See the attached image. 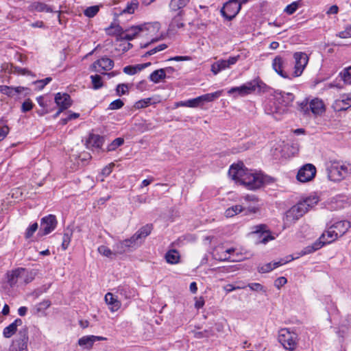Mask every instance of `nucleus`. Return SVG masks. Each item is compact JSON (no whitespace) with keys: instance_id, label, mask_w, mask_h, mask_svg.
I'll return each mask as SVG.
<instances>
[{"instance_id":"1","label":"nucleus","mask_w":351,"mask_h":351,"mask_svg":"<svg viewBox=\"0 0 351 351\" xmlns=\"http://www.w3.org/2000/svg\"><path fill=\"white\" fill-rule=\"evenodd\" d=\"M228 175L232 180L240 182L250 190L259 189L263 184L262 176L244 168L243 162L232 165Z\"/></svg>"},{"instance_id":"2","label":"nucleus","mask_w":351,"mask_h":351,"mask_svg":"<svg viewBox=\"0 0 351 351\" xmlns=\"http://www.w3.org/2000/svg\"><path fill=\"white\" fill-rule=\"evenodd\" d=\"M319 202L318 197L309 196L300 200L295 205L288 210L283 218L284 224L289 226L295 223L302 217L308 210L314 207Z\"/></svg>"},{"instance_id":"3","label":"nucleus","mask_w":351,"mask_h":351,"mask_svg":"<svg viewBox=\"0 0 351 351\" xmlns=\"http://www.w3.org/2000/svg\"><path fill=\"white\" fill-rule=\"evenodd\" d=\"M276 101L266 104L265 110L268 114H282L287 111V108L292 105L295 96L291 93L277 90L274 92Z\"/></svg>"},{"instance_id":"4","label":"nucleus","mask_w":351,"mask_h":351,"mask_svg":"<svg viewBox=\"0 0 351 351\" xmlns=\"http://www.w3.org/2000/svg\"><path fill=\"white\" fill-rule=\"evenodd\" d=\"M327 173L330 180L339 182L351 174V167L343 162L332 160L327 167Z\"/></svg>"},{"instance_id":"5","label":"nucleus","mask_w":351,"mask_h":351,"mask_svg":"<svg viewBox=\"0 0 351 351\" xmlns=\"http://www.w3.org/2000/svg\"><path fill=\"white\" fill-rule=\"evenodd\" d=\"M145 25H146L132 26L130 29H126L125 32H123L120 25H114L112 23L108 28H106V31L108 35L119 34L121 36V38L127 40H132L139 32L144 29Z\"/></svg>"},{"instance_id":"6","label":"nucleus","mask_w":351,"mask_h":351,"mask_svg":"<svg viewBox=\"0 0 351 351\" xmlns=\"http://www.w3.org/2000/svg\"><path fill=\"white\" fill-rule=\"evenodd\" d=\"M265 84L258 80H252L240 86L232 87L228 90L229 95H235V96H245L258 89L261 91Z\"/></svg>"},{"instance_id":"7","label":"nucleus","mask_w":351,"mask_h":351,"mask_svg":"<svg viewBox=\"0 0 351 351\" xmlns=\"http://www.w3.org/2000/svg\"><path fill=\"white\" fill-rule=\"evenodd\" d=\"M278 341L286 350L293 351L298 345V335L289 328H282L278 332Z\"/></svg>"},{"instance_id":"8","label":"nucleus","mask_w":351,"mask_h":351,"mask_svg":"<svg viewBox=\"0 0 351 351\" xmlns=\"http://www.w3.org/2000/svg\"><path fill=\"white\" fill-rule=\"evenodd\" d=\"M152 230V224H146L141 227L135 234H134L130 239L123 240L128 250L132 248H135L141 244L143 240L150 234Z\"/></svg>"},{"instance_id":"9","label":"nucleus","mask_w":351,"mask_h":351,"mask_svg":"<svg viewBox=\"0 0 351 351\" xmlns=\"http://www.w3.org/2000/svg\"><path fill=\"white\" fill-rule=\"evenodd\" d=\"M28 328L24 326L19 330L17 337L12 341L10 351H28Z\"/></svg>"},{"instance_id":"10","label":"nucleus","mask_w":351,"mask_h":351,"mask_svg":"<svg viewBox=\"0 0 351 351\" xmlns=\"http://www.w3.org/2000/svg\"><path fill=\"white\" fill-rule=\"evenodd\" d=\"M57 223L56 217L53 215H49L43 217L40 220L38 234L44 236L51 233L55 230Z\"/></svg>"},{"instance_id":"11","label":"nucleus","mask_w":351,"mask_h":351,"mask_svg":"<svg viewBox=\"0 0 351 351\" xmlns=\"http://www.w3.org/2000/svg\"><path fill=\"white\" fill-rule=\"evenodd\" d=\"M241 8V5L237 1L230 0L224 4L221 13L226 19L231 21L239 13Z\"/></svg>"},{"instance_id":"12","label":"nucleus","mask_w":351,"mask_h":351,"mask_svg":"<svg viewBox=\"0 0 351 351\" xmlns=\"http://www.w3.org/2000/svg\"><path fill=\"white\" fill-rule=\"evenodd\" d=\"M295 60L293 77H299L308 64V58L304 52H295L293 54Z\"/></svg>"},{"instance_id":"13","label":"nucleus","mask_w":351,"mask_h":351,"mask_svg":"<svg viewBox=\"0 0 351 351\" xmlns=\"http://www.w3.org/2000/svg\"><path fill=\"white\" fill-rule=\"evenodd\" d=\"M239 59L240 56L238 55L236 56H231L228 60H219L211 65V71L215 75H217L221 71L230 68V66L235 64Z\"/></svg>"},{"instance_id":"14","label":"nucleus","mask_w":351,"mask_h":351,"mask_svg":"<svg viewBox=\"0 0 351 351\" xmlns=\"http://www.w3.org/2000/svg\"><path fill=\"white\" fill-rule=\"evenodd\" d=\"M316 174V168L312 164H306L302 167L297 174V179L301 182L311 181Z\"/></svg>"},{"instance_id":"15","label":"nucleus","mask_w":351,"mask_h":351,"mask_svg":"<svg viewBox=\"0 0 351 351\" xmlns=\"http://www.w3.org/2000/svg\"><path fill=\"white\" fill-rule=\"evenodd\" d=\"M287 64L288 61L287 58L277 56L273 60L272 68L282 77L289 78V75L285 71V69L287 67Z\"/></svg>"},{"instance_id":"16","label":"nucleus","mask_w":351,"mask_h":351,"mask_svg":"<svg viewBox=\"0 0 351 351\" xmlns=\"http://www.w3.org/2000/svg\"><path fill=\"white\" fill-rule=\"evenodd\" d=\"M267 226L265 224H259L252 227V233L260 234L261 243H267L268 241L274 239V237L270 234V232L267 230Z\"/></svg>"},{"instance_id":"17","label":"nucleus","mask_w":351,"mask_h":351,"mask_svg":"<svg viewBox=\"0 0 351 351\" xmlns=\"http://www.w3.org/2000/svg\"><path fill=\"white\" fill-rule=\"evenodd\" d=\"M107 339L101 336L87 335L79 339L78 344L80 346L86 349H91L94 343L97 341H105Z\"/></svg>"},{"instance_id":"18","label":"nucleus","mask_w":351,"mask_h":351,"mask_svg":"<svg viewBox=\"0 0 351 351\" xmlns=\"http://www.w3.org/2000/svg\"><path fill=\"white\" fill-rule=\"evenodd\" d=\"M54 100L57 106L64 110H66L72 104L71 97L67 93H58L56 94Z\"/></svg>"},{"instance_id":"19","label":"nucleus","mask_w":351,"mask_h":351,"mask_svg":"<svg viewBox=\"0 0 351 351\" xmlns=\"http://www.w3.org/2000/svg\"><path fill=\"white\" fill-rule=\"evenodd\" d=\"M114 66V62L109 58L103 57L93 63V66L97 72L110 71Z\"/></svg>"},{"instance_id":"20","label":"nucleus","mask_w":351,"mask_h":351,"mask_svg":"<svg viewBox=\"0 0 351 351\" xmlns=\"http://www.w3.org/2000/svg\"><path fill=\"white\" fill-rule=\"evenodd\" d=\"M339 236L336 233V230L332 228V227H330L328 230L324 232L321 237L319 238L318 241H321L323 243V246L326 244L330 243L332 241H335Z\"/></svg>"},{"instance_id":"21","label":"nucleus","mask_w":351,"mask_h":351,"mask_svg":"<svg viewBox=\"0 0 351 351\" xmlns=\"http://www.w3.org/2000/svg\"><path fill=\"white\" fill-rule=\"evenodd\" d=\"M293 259V258H291V259L286 260V261L281 259L280 261H277V262H274V263H268L261 267H258V271L259 273H267V272L271 271L274 269L291 261Z\"/></svg>"},{"instance_id":"22","label":"nucleus","mask_w":351,"mask_h":351,"mask_svg":"<svg viewBox=\"0 0 351 351\" xmlns=\"http://www.w3.org/2000/svg\"><path fill=\"white\" fill-rule=\"evenodd\" d=\"M309 109L312 113L315 115L321 114L325 110L323 101L317 98L311 101L309 103Z\"/></svg>"},{"instance_id":"23","label":"nucleus","mask_w":351,"mask_h":351,"mask_svg":"<svg viewBox=\"0 0 351 351\" xmlns=\"http://www.w3.org/2000/svg\"><path fill=\"white\" fill-rule=\"evenodd\" d=\"M104 138L98 134H90L86 141L88 148H100L103 145Z\"/></svg>"},{"instance_id":"24","label":"nucleus","mask_w":351,"mask_h":351,"mask_svg":"<svg viewBox=\"0 0 351 351\" xmlns=\"http://www.w3.org/2000/svg\"><path fill=\"white\" fill-rule=\"evenodd\" d=\"M23 322L21 319H16L12 324L3 329V336L6 338L11 337L17 330V327L21 326Z\"/></svg>"},{"instance_id":"25","label":"nucleus","mask_w":351,"mask_h":351,"mask_svg":"<svg viewBox=\"0 0 351 351\" xmlns=\"http://www.w3.org/2000/svg\"><path fill=\"white\" fill-rule=\"evenodd\" d=\"M332 228L336 230L338 236H343L350 228V223L348 221H340L332 226Z\"/></svg>"},{"instance_id":"26","label":"nucleus","mask_w":351,"mask_h":351,"mask_svg":"<svg viewBox=\"0 0 351 351\" xmlns=\"http://www.w3.org/2000/svg\"><path fill=\"white\" fill-rule=\"evenodd\" d=\"M184 14V11H179L178 12L177 14L172 19L171 22L169 24V28L171 30L174 31L184 26L182 19V16Z\"/></svg>"},{"instance_id":"27","label":"nucleus","mask_w":351,"mask_h":351,"mask_svg":"<svg viewBox=\"0 0 351 351\" xmlns=\"http://www.w3.org/2000/svg\"><path fill=\"white\" fill-rule=\"evenodd\" d=\"M25 272V269L24 268H18L15 270L12 271L10 273L8 274V282L12 286L16 284L18 278H21Z\"/></svg>"},{"instance_id":"28","label":"nucleus","mask_w":351,"mask_h":351,"mask_svg":"<svg viewBox=\"0 0 351 351\" xmlns=\"http://www.w3.org/2000/svg\"><path fill=\"white\" fill-rule=\"evenodd\" d=\"M117 293L125 299L131 298L135 295V291L128 285L119 286Z\"/></svg>"},{"instance_id":"29","label":"nucleus","mask_w":351,"mask_h":351,"mask_svg":"<svg viewBox=\"0 0 351 351\" xmlns=\"http://www.w3.org/2000/svg\"><path fill=\"white\" fill-rule=\"evenodd\" d=\"M151 65V62H147L144 64H138L135 66H126L123 68V72L128 75H134L138 71H140L147 66Z\"/></svg>"},{"instance_id":"30","label":"nucleus","mask_w":351,"mask_h":351,"mask_svg":"<svg viewBox=\"0 0 351 351\" xmlns=\"http://www.w3.org/2000/svg\"><path fill=\"white\" fill-rule=\"evenodd\" d=\"M29 10L30 11H36V12H53V9L42 2H34L29 6Z\"/></svg>"},{"instance_id":"31","label":"nucleus","mask_w":351,"mask_h":351,"mask_svg":"<svg viewBox=\"0 0 351 351\" xmlns=\"http://www.w3.org/2000/svg\"><path fill=\"white\" fill-rule=\"evenodd\" d=\"M190 0H171L169 8L171 11H184L183 8L189 3Z\"/></svg>"},{"instance_id":"32","label":"nucleus","mask_w":351,"mask_h":351,"mask_svg":"<svg viewBox=\"0 0 351 351\" xmlns=\"http://www.w3.org/2000/svg\"><path fill=\"white\" fill-rule=\"evenodd\" d=\"M105 300L106 303L110 306V308L113 312L117 311L121 306L120 302L117 300L111 293H108L105 295Z\"/></svg>"},{"instance_id":"33","label":"nucleus","mask_w":351,"mask_h":351,"mask_svg":"<svg viewBox=\"0 0 351 351\" xmlns=\"http://www.w3.org/2000/svg\"><path fill=\"white\" fill-rule=\"evenodd\" d=\"M222 93L223 90H220L214 93H207L199 96L202 104L205 102H210L217 99L222 95Z\"/></svg>"},{"instance_id":"34","label":"nucleus","mask_w":351,"mask_h":351,"mask_svg":"<svg viewBox=\"0 0 351 351\" xmlns=\"http://www.w3.org/2000/svg\"><path fill=\"white\" fill-rule=\"evenodd\" d=\"M23 90L24 88L21 86L13 88L7 86H1V94L7 95L10 97L21 93Z\"/></svg>"},{"instance_id":"35","label":"nucleus","mask_w":351,"mask_h":351,"mask_svg":"<svg viewBox=\"0 0 351 351\" xmlns=\"http://www.w3.org/2000/svg\"><path fill=\"white\" fill-rule=\"evenodd\" d=\"M322 247H323V243H322L319 241H316L315 243H313L311 245H308L306 247L304 248L300 253V256H304L306 254H311L316 250L320 249Z\"/></svg>"},{"instance_id":"36","label":"nucleus","mask_w":351,"mask_h":351,"mask_svg":"<svg viewBox=\"0 0 351 351\" xmlns=\"http://www.w3.org/2000/svg\"><path fill=\"white\" fill-rule=\"evenodd\" d=\"M149 80L154 83H159L160 81L165 80L166 78L165 74L164 73V70L162 69H160L153 71L149 77Z\"/></svg>"},{"instance_id":"37","label":"nucleus","mask_w":351,"mask_h":351,"mask_svg":"<svg viewBox=\"0 0 351 351\" xmlns=\"http://www.w3.org/2000/svg\"><path fill=\"white\" fill-rule=\"evenodd\" d=\"M335 104L339 106L338 110H347L351 107V95H347L345 98L343 97L341 99L337 100Z\"/></svg>"},{"instance_id":"38","label":"nucleus","mask_w":351,"mask_h":351,"mask_svg":"<svg viewBox=\"0 0 351 351\" xmlns=\"http://www.w3.org/2000/svg\"><path fill=\"white\" fill-rule=\"evenodd\" d=\"M165 259L167 263L171 264L178 263L180 259L179 253L175 250H169L165 255Z\"/></svg>"},{"instance_id":"39","label":"nucleus","mask_w":351,"mask_h":351,"mask_svg":"<svg viewBox=\"0 0 351 351\" xmlns=\"http://www.w3.org/2000/svg\"><path fill=\"white\" fill-rule=\"evenodd\" d=\"M244 210V208L241 205H234L228 208L225 211V215L227 217H232Z\"/></svg>"},{"instance_id":"40","label":"nucleus","mask_w":351,"mask_h":351,"mask_svg":"<svg viewBox=\"0 0 351 351\" xmlns=\"http://www.w3.org/2000/svg\"><path fill=\"white\" fill-rule=\"evenodd\" d=\"M72 235H73L72 230L69 229V228L65 230L64 233L63 234L62 243V250H66L68 248V247L70 244L71 240Z\"/></svg>"},{"instance_id":"41","label":"nucleus","mask_w":351,"mask_h":351,"mask_svg":"<svg viewBox=\"0 0 351 351\" xmlns=\"http://www.w3.org/2000/svg\"><path fill=\"white\" fill-rule=\"evenodd\" d=\"M114 255L123 254L128 252V248L126 247L123 241L116 243L114 245Z\"/></svg>"},{"instance_id":"42","label":"nucleus","mask_w":351,"mask_h":351,"mask_svg":"<svg viewBox=\"0 0 351 351\" xmlns=\"http://www.w3.org/2000/svg\"><path fill=\"white\" fill-rule=\"evenodd\" d=\"M301 5L302 0L293 1L291 4L287 5L284 11L289 15L293 14Z\"/></svg>"},{"instance_id":"43","label":"nucleus","mask_w":351,"mask_h":351,"mask_svg":"<svg viewBox=\"0 0 351 351\" xmlns=\"http://www.w3.org/2000/svg\"><path fill=\"white\" fill-rule=\"evenodd\" d=\"M234 248H230L223 252V256H217L218 252L216 251L213 254V256L215 259L219 261H229L230 258L229 254L234 252Z\"/></svg>"},{"instance_id":"44","label":"nucleus","mask_w":351,"mask_h":351,"mask_svg":"<svg viewBox=\"0 0 351 351\" xmlns=\"http://www.w3.org/2000/svg\"><path fill=\"white\" fill-rule=\"evenodd\" d=\"M340 75L343 82L347 84H351V66L345 68L341 73Z\"/></svg>"},{"instance_id":"45","label":"nucleus","mask_w":351,"mask_h":351,"mask_svg":"<svg viewBox=\"0 0 351 351\" xmlns=\"http://www.w3.org/2000/svg\"><path fill=\"white\" fill-rule=\"evenodd\" d=\"M138 6L137 0H132L130 3H128L125 8L123 10V13L132 14Z\"/></svg>"},{"instance_id":"46","label":"nucleus","mask_w":351,"mask_h":351,"mask_svg":"<svg viewBox=\"0 0 351 351\" xmlns=\"http://www.w3.org/2000/svg\"><path fill=\"white\" fill-rule=\"evenodd\" d=\"M90 79L94 89L97 90L103 86L102 78L100 75H91Z\"/></svg>"},{"instance_id":"47","label":"nucleus","mask_w":351,"mask_h":351,"mask_svg":"<svg viewBox=\"0 0 351 351\" xmlns=\"http://www.w3.org/2000/svg\"><path fill=\"white\" fill-rule=\"evenodd\" d=\"M124 143V140L122 138H115L107 147L108 152L115 150L117 147L122 145Z\"/></svg>"},{"instance_id":"48","label":"nucleus","mask_w":351,"mask_h":351,"mask_svg":"<svg viewBox=\"0 0 351 351\" xmlns=\"http://www.w3.org/2000/svg\"><path fill=\"white\" fill-rule=\"evenodd\" d=\"M99 10V8L97 5H93L88 7L84 12L86 16L92 18L95 16Z\"/></svg>"},{"instance_id":"49","label":"nucleus","mask_w":351,"mask_h":351,"mask_svg":"<svg viewBox=\"0 0 351 351\" xmlns=\"http://www.w3.org/2000/svg\"><path fill=\"white\" fill-rule=\"evenodd\" d=\"M38 224L36 222L30 225L27 228V230L25 231V239H27L31 238L33 236V234L35 233V232L38 230Z\"/></svg>"},{"instance_id":"50","label":"nucleus","mask_w":351,"mask_h":351,"mask_svg":"<svg viewBox=\"0 0 351 351\" xmlns=\"http://www.w3.org/2000/svg\"><path fill=\"white\" fill-rule=\"evenodd\" d=\"M298 110L303 112L304 114L309 112V104L307 99H304L302 102H298Z\"/></svg>"},{"instance_id":"51","label":"nucleus","mask_w":351,"mask_h":351,"mask_svg":"<svg viewBox=\"0 0 351 351\" xmlns=\"http://www.w3.org/2000/svg\"><path fill=\"white\" fill-rule=\"evenodd\" d=\"M98 252L100 254L109 258L111 257L112 255H114V249L111 250L110 248L105 245L99 246L98 247Z\"/></svg>"},{"instance_id":"52","label":"nucleus","mask_w":351,"mask_h":351,"mask_svg":"<svg viewBox=\"0 0 351 351\" xmlns=\"http://www.w3.org/2000/svg\"><path fill=\"white\" fill-rule=\"evenodd\" d=\"M128 84H119L116 88L117 95L121 96L128 93Z\"/></svg>"},{"instance_id":"53","label":"nucleus","mask_w":351,"mask_h":351,"mask_svg":"<svg viewBox=\"0 0 351 351\" xmlns=\"http://www.w3.org/2000/svg\"><path fill=\"white\" fill-rule=\"evenodd\" d=\"M152 103L151 98H146L143 99H141L136 102L134 107L136 108H143L149 106Z\"/></svg>"},{"instance_id":"54","label":"nucleus","mask_w":351,"mask_h":351,"mask_svg":"<svg viewBox=\"0 0 351 351\" xmlns=\"http://www.w3.org/2000/svg\"><path fill=\"white\" fill-rule=\"evenodd\" d=\"M123 105H124L123 101L121 99H117L112 101L110 104L108 109H110V110H118V109L121 108L123 106Z\"/></svg>"},{"instance_id":"55","label":"nucleus","mask_w":351,"mask_h":351,"mask_svg":"<svg viewBox=\"0 0 351 351\" xmlns=\"http://www.w3.org/2000/svg\"><path fill=\"white\" fill-rule=\"evenodd\" d=\"M167 47V45H165V44H160L158 46L154 47V49L148 51L145 53V56H152V55H153V54H154V53H157L158 51H160L162 50L165 49Z\"/></svg>"},{"instance_id":"56","label":"nucleus","mask_w":351,"mask_h":351,"mask_svg":"<svg viewBox=\"0 0 351 351\" xmlns=\"http://www.w3.org/2000/svg\"><path fill=\"white\" fill-rule=\"evenodd\" d=\"M337 36L341 38H351V25L346 27L343 31L339 32Z\"/></svg>"},{"instance_id":"57","label":"nucleus","mask_w":351,"mask_h":351,"mask_svg":"<svg viewBox=\"0 0 351 351\" xmlns=\"http://www.w3.org/2000/svg\"><path fill=\"white\" fill-rule=\"evenodd\" d=\"M32 108H33V103L32 102V101L29 99H26L22 104L21 110L23 112H27L29 111L30 110H32Z\"/></svg>"},{"instance_id":"58","label":"nucleus","mask_w":351,"mask_h":351,"mask_svg":"<svg viewBox=\"0 0 351 351\" xmlns=\"http://www.w3.org/2000/svg\"><path fill=\"white\" fill-rule=\"evenodd\" d=\"M187 103L189 104L188 107H189V108H196V107H198L200 105H202V102H201L199 96L197 97L194 99L187 100Z\"/></svg>"},{"instance_id":"59","label":"nucleus","mask_w":351,"mask_h":351,"mask_svg":"<svg viewBox=\"0 0 351 351\" xmlns=\"http://www.w3.org/2000/svg\"><path fill=\"white\" fill-rule=\"evenodd\" d=\"M247 287L252 290L254 291H265L264 287L258 282L249 283Z\"/></svg>"},{"instance_id":"60","label":"nucleus","mask_w":351,"mask_h":351,"mask_svg":"<svg viewBox=\"0 0 351 351\" xmlns=\"http://www.w3.org/2000/svg\"><path fill=\"white\" fill-rule=\"evenodd\" d=\"M36 100H37V102L38 104L43 108H49V103H51V100H46L45 99L44 97L43 96H40L36 98Z\"/></svg>"},{"instance_id":"61","label":"nucleus","mask_w":351,"mask_h":351,"mask_svg":"<svg viewBox=\"0 0 351 351\" xmlns=\"http://www.w3.org/2000/svg\"><path fill=\"white\" fill-rule=\"evenodd\" d=\"M287 282V280L285 277L281 276L278 278L274 282V286L278 289H280Z\"/></svg>"},{"instance_id":"62","label":"nucleus","mask_w":351,"mask_h":351,"mask_svg":"<svg viewBox=\"0 0 351 351\" xmlns=\"http://www.w3.org/2000/svg\"><path fill=\"white\" fill-rule=\"evenodd\" d=\"M52 80L51 77H46L41 80H37L35 84L38 86L39 89H43L47 84Z\"/></svg>"},{"instance_id":"63","label":"nucleus","mask_w":351,"mask_h":351,"mask_svg":"<svg viewBox=\"0 0 351 351\" xmlns=\"http://www.w3.org/2000/svg\"><path fill=\"white\" fill-rule=\"evenodd\" d=\"M223 289L226 293H230L234 290L245 289V287H237L231 284H228L226 285Z\"/></svg>"},{"instance_id":"64","label":"nucleus","mask_w":351,"mask_h":351,"mask_svg":"<svg viewBox=\"0 0 351 351\" xmlns=\"http://www.w3.org/2000/svg\"><path fill=\"white\" fill-rule=\"evenodd\" d=\"M114 167V164H110L108 166H106L101 171L102 175L105 176H108L110 174L112 170V167Z\"/></svg>"}]
</instances>
